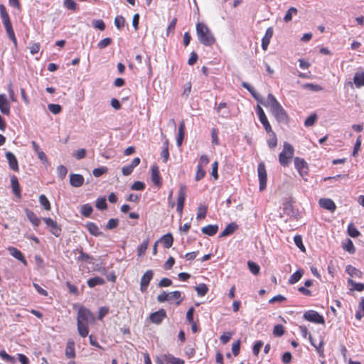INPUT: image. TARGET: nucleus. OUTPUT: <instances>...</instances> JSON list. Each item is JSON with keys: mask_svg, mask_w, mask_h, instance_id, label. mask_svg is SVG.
Masks as SVG:
<instances>
[{"mask_svg": "<svg viewBox=\"0 0 364 364\" xmlns=\"http://www.w3.org/2000/svg\"><path fill=\"white\" fill-rule=\"evenodd\" d=\"M363 316H364V299H362L358 305V309L355 313V318L358 320H360Z\"/></svg>", "mask_w": 364, "mask_h": 364, "instance_id": "49530a36", "label": "nucleus"}, {"mask_svg": "<svg viewBox=\"0 0 364 364\" xmlns=\"http://www.w3.org/2000/svg\"><path fill=\"white\" fill-rule=\"evenodd\" d=\"M270 112L278 122H282L284 124L289 123V115L280 104L276 106Z\"/></svg>", "mask_w": 364, "mask_h": 364, "instance_id": "423d86ee", "label": "nucleus"}, {"mask_svg": "<svg viewBox=\"0 0 364 364\" xmlns=\"http://www.w3.org/2000/svg\"><path fill=\"white\" fill-rule=\"evenodd\" d=\"M87 228L90 233L94 236H99L102 234V232L100 231L99 228L97 225H95L94 223H88L87 224Z\"/></svg>", "mask_w": 364, "mask_h": 364, "instance_id": "4c0bfd02", "label": "nucleus"}, {"mask_svg": "<svg viewBox=\"0 0 364 364\" xmlns=\"http://www.w3.org/2000/svg\"><path fill=\"white\" fill-rule=\"evenodd\" d=\"M92 210L93 209L90 204H84L81 207V214L86 218L90 216Z\"/></svg>", "mask_w": 364, "mask_h": 364, "instance_id": "c03bdc74", "label": "nucleus"}, {"mask_svg": "<svg viewBox=\"0 0 364 364\" xmlns=\"http://www.w3.org/2000/svg\"><path fill=\"white\" fill-rule=\"evenodd\" d=\"M26 216L29 221L35 226L38 227L41 223V220L37 217L34 212L26 208L25 210Z\"/></svg>", "mask_w": 364, "mask_h": 364, "instance_id": "cd10ccee", "label": "nucleus"}, {"mask_svg": "<svg viewBox=\"0 0 364 364\" xmlns=\"http://www.w3.org/2000/svg\"><path fill=\"white\" fill-rule=\"evenodd\" d=\"M348 233L352 237H356L360 235L359 231L357 230L353 224H350L348 227Z\"/></svg>", "mask_w": 364, "mask_h": 364, "instance_id": "603ef678", "label": "nucleus"}, {"mask_svg": "<svg viewBox=\"0 0 364 364\" xmlns=\"http://www.w3.org/2000/svg\"><path fill=\"white\" fill-rule=\"evenodd\" d=\"M264 343L262 341H257L252 348V353L255 355L257 356L259 353V351L263 346Z\"/></svg>", "mask_w": 364, "mask_h": 364, "instance_id": "e2e57ef3", "label": "nucleus"}, {"mask_svg": "<svg viewBox=\"0 0 364 364\" xmlns=\"http://www.w3.org/2000/svg\"><path fill=\"white\" fill-rule=\"evenodd\" d=\"M169 301L176 300V306L181 304V303L183 300V297L182 296V293L180 291H174L168 293Z\"/></svg>", "mask_w": 364, "mask_h": 364, "instance_id": "2f4dec72", "label": "nucleus"}, {"mask_svg": "<svg viewBox=\"0 0 364 364\" xmlns=\"http://www.w3.org/2000/svg\"><path fill=\"white\" fill-rule=\"evenodd\" d=\"M256 112L258 115L259 119L260 122L262 123V124L263 125L265 131L267 133L272 132V126H271L270 123L269 122V120H268L263 109L262 108V107L259 105H258L257 106Z\"/></svg>", "mask_w": 364, "mask_h": 364, "instance_id": "f8f14e48", "label": "nucleus"}, {"mask_svg": "<svg viewBox=\"0 0 364 364\" xmlns=\"http://www.w3.org/2000/svg\"><path fill=\"white\" fill-rule=\"evenodd\" d=\"M84 177L80 174L71 173L70 175V183L73 187H80L84 183Z\"/></svg>", "mask_w": 364, "mask_h": 364, "instance_id": "412c9836", "label": "nucleus"}, {"mask_svg": "<svg viewBox=\"0 0 364 364\" xmlns=\"http://www.w3.org/2000/svg\"><path fill=\"white\" fill-rule=\"evenodd\" d=\"M205 176V171L204 170V167L200 166H197L196 173L195 176V180L196 181H199L203 179Z\"/></svg>", "mask_w": 364, "mask_h": 364, "instance_id": "8fccbe9b", "label": "nucleus"}, {"mask_svg": "<svg viewBox=\"0 0 364 364\" xmlns=\"http://www.w3.org/2000/svg\"><path fill=\"white\" fill-rule=\"evenodd\" d=\"M107 207L105 198H100L96 201V208L99 210H105Z\"/></svg>", "mask_w": 364, "mask_h": 364, "instance_id": "0e129e2a", "label": "nucleus"}, {"mask_svg": "<svg viewBox=\"0 0 364 364\" xmlns=\"http://www.w3.org/2000/svg\"><path fill=\"white\" fill-rule=\"evenodd\" d=\"M196 33L200 43L205 46H212L215 43V38L210 28L203 23L196 24Z\"/></svg>", "mask_w": 364, "mask_h": 364, "instance_id": "f03ea898", "label": "nucleus"}, {"mask_svg": "<svg viewBox=\"0 0 364 364\" xmlns=\"http://www.w3.org/2000/svg\"><path fill=\"white\" fill-rule=\"evenodd\" d=\"M185 128H186L185 122L183 120H182L180 122L179 126H178V136H177V139H176V143L178 146H181V144L183 143V141L184 139V134H185Z\"/></svg>", "mask_w": 364, "mask_h": 364, "instance_id": "a878e982", "label": "nucleus"}, {"mask_svg": "<svg viewBox=\"0 0 364 364\" xmlns=\"http://www.w3.org/2000/svg\"><path fill=\"white\" fill-rule=\"evenodd\" d=\"M274 31L272 27H269L266 30L265 34L262 39V48L266 50L270 43V40L273 36Z\"/></svg>", "mask_w": 364, "mask_h": 364, "instance_id": "aec40b11", "label": "nucleus"}, {"mask_svg": "<svg viewBox=\"0 0 364 364\" xmlns=\"http://www.w3.org/2000/svg\"><path fill=\"white\" fill-rule=\"evenodd\" d=\"M111 43L112 39L110 38H105L98 43L97 46L99 48L102 49L109 46Z\"/></svg>", "mask_w": 364, "mask_h": 364, "instance_id": "774afa93", "label": "nucleus"}, {"mask_svg": "<svg viewBox=\"0 0 364 364\" xmlns=\"http://www.w3.org/2000/svg\"><path fill=\"white\" fill-rule=\"evenodd\" d=\"M217 113L222 118H228L230 117V110L228 109L227 103L220 102L215 108Z\"/></svg>", "mask_w": 364, "mask_h": 364, "instance_id": "5701e85b", "label": "nucleus"}, {"mask_svg": "<svg viewBox=\"0 0 364 364\" xmlns=\"http://www.w3.org/2000/svg\"><path fill=\"white\" fill-rule=\"evenodd\" d=\"M284 327L282 324H277L274 327L273 334L276 336H282L284 334Z\"/></svg>", "mask_w": 364, "mask_h": 364, "instance_id": "5fc2aeb1", "label": "nucleus"}, {"mask_svg": "<svg viewBox=\"0 0 364 364\" xmlns=\"http://www.w3.org/2000/svg\"><path fill=\"white\" fill-rule=\"evenodd\" d=\"M73 253H75V254L78 253L79 254V256L76 258V260L77 262H87L91 259V257L88 254L85 253L83 252V250H82V247L77 248V249L74 250H73Z\"/></svg>", "mask_w": 364, "mask_h": 364, "instance_id": "c756f323", "label": "nucleus"}, {"mask_svg": "<svg viewBox=\"0 0 364 364\" xmlns=\"http://www.w3.org/2000/svg\"><path fill=\"white\" fill-rule=\"evenodd\" d=\"M294 242L295 243V245H296V247L302 252H305L306 251V248L303 244V240H302V236L300 235H296L294 236Z\"/></svg>", "mask_w": 364, "mask_h": 364, "instance_id": "37998d69", "label": "nucleus"}, {"mask_svg": "<svg viewBox=\"0 0 364 364\" xmlns=\"http://www.w3.org/2000/svg\"><path fill=\"white\" fill-rule=\"evenodd\" d=\"M125 19L122 16H117L114 18V25L118 29L124 26Z\"/></svg>", "mask_w": 364, "mask_h": 364, "instance_id": "864d4df0", "label": "nucleus"}, {"mask_svg": "<svg viewBox=\"0 0 364 364\" xmlns=\"http://www.w3.org/2000/svg\"><path fill=\"white\" fill-rule=\"evenodd\" d=\"M108 169L105 166L96 168L92 171V174L95 177H100L107 172Z\"/></svg>", "mask_w": 364, "mask_h": 364, "instance_id": "13d9d810", "label": "nucleus"}, {"mask_svg": "<svg viewBox=\"0 0 364 364\" xmlns=\"http://www.w3.org/2000/svg\"><path fill=\"white\" fill-rule=\"evenodd\" d=\"M247 266L250 269V271L255 275H257L259 273L260 267L259 266L252 261H249L247 262Z\"/></svg>", "mask_w": 364, "mask_h": 364, "instance_id": "a18cd8bd", "label": "nucleus"}, {"mask_svg": "<svg viewBox=\"0 0 364 364\" xmlns=\"http://www.w3.org/2000/svg\"><path fill=\"white\" fill-rule=\"evenodd\" d=\"M297 9L295 8V7H291L288 9V11H287L284 17V21L285 22H289L291 21L292 19V16L293 15H296L297 14Z\"/></svg>", "mask_w": 364, "mask_h": 364, "instance_id": "79ce46f5", "label": "nucleus"}, {"mask_svg": "<svg viewBox=\"0 0 364 364\" xmlns=\"http://www.w3.org/2000/svg\"><path fill=\"white\" fill-rule=\"evenodd\" d=\"M177 23V18L175 17L172 19L171 23H169L167 30H166V36H169L170 33H173L176 28Z\"/></svg>", "mask_w": 364, "mask_h": 364, "instance_id": "338daca9", "label": "nucleus"}, {"mask_svg": "<svg viewBox=\"0 0 364 364\" xmlns=\"http://www.w3.org/2000/svg\"><path fill=\"white\" fill-rule=\"evenodd\" d=\"M320 206L331 212H334L336 209L335 203L330 198H321L318 201Z\"/></svg>", "mask_w": 364, "mask_h": 364, "instance_id": "dca6fc26", "label": "nucleus"}, {"mask_svg": "<svg viewBox=\"0 0 364 364\" xmlns=\"http://www.w3.org/2000/svg\"><path fill=\"white\" fill-rule=\"evenodd\" d=\"M303 318L315 323L324 324L325 320L322 315L314 310H308L304 313Z\"/></svg>", "mask_w": 364, "mask_h": 364, "instance_id": "6e6552de", "label": "nucleus"}, {"mask_svg": "<svg viewBox=\"0 0 364 364\" xmlns=\"http://www.w3.org/2000/svg\"><path fill=\"white\" fill-rule=\"evenodd\" d=\"M9 253L16 259L21 262L24 265L27 264V261L24 257V255L22 254V252L18 250L17 248L14 247H9L7 248Z\"/></svg>", "mask_w": 364, "mask_h": 364, "instance_id": "6ab92c4d", "label": "nucleus"}, {"mask_svg": "<svg viewBox=\"0 0 364 364\" xmlns=\"http://www.w3.org/2000/svg\"><path fill=\"white\" fill-rule=\"evenodd\" d=\"M105 280L100 277H95L90 278L87 281V285L89 287L92 288L97 285H102L105 284Z\"/></svg>", "mask_w": 364, "mask_h": 364, "instance_id": "c9c22d12", "label": "nucleus"}, {"mask_svg": "<svg viewBox=\"0 0 364 364\" xmlns=\"http://www.w3.org/2000/svg\"><path fill=\"white\" fill-rule=\"evenodd\" d=\"M304 87L307 88L313 92H318L323 90V87L317 84L306 83L304 85Z\"/></svg>", "mask_w": 364, "mask_h": 364, "instance_id": "052dcab7", "label": "nucleus"}, {"mask_svg": "<svg viewBox=\"0 0 364 364\" xmlns=\"http://www.w3.org/2000/svg\"><path fill=\"white\" fill-rule=\"evenodd\" d=\"M270 134H272L271 137L267 140V144L270 149H274L277 145V138L273 131Z\"/></svg>", "mask_w": 364, "mask_h": 364, "instance_id": "3c124183", "label": "nucleus"}, {"mask_svg": "<svg viewBox=\"0 0 364 364\" xmlns=\"http://www.w3.org/2000/svg\"><path fill=\"white\" fill-rule=\"evenodd\" d=\"M294 161L295 168L300 174V176L303 178L307 176L309 172V166L305 160L304 159L296 156L294 158Z\"/></svg>", "mask_w": 364, "mask_h": 364, "instance_id": "9d476101", "label": "nucleus"}, {"mask_svg": "<svg viewBox=\"0 0 364 364\" xmlns=\"http://www.w3.org/2000/svg\"><path fill=\"white\" fill-rule=\"evenodd\" d=\"M218 226L217 225H208L201 229V231L203 234L208 235L209 236L215 235L218 232Z\"/></svg>", "mask_w": 364, "mask_h": 364, "instance_id": "7c9ffc66", "label": "nucleus"}, {"mask_svg": "<svg viewBox=\"0 0 364 364\" xmlns=\"http://www.w3.org/2000/svg\"><path fill=\"white\" fill-rule=\"evenodd\" d=\"M343 248L344 250L348 252L350 254H353L355 252L354 245L350 239H348L347 242L345 244H343Z\"/></svg>", "mask_w": 364, "mask_h": 364, "instance_id": "de8ad7c7", "label": "nucleus"}, {"mask_svg": "<svg viewBox=\"0 0 364 364\" xmlns=\"http://www.w3.org/2000/svg\"><path fill=\"white\" fill-rule=\"evenodd\" d=\"M317 119V115L316 114H311L304 122V125L306 127H311L314 124Z\"/></svg>", "mask_w": 364, "mask_h": 364, "instance_id": "680f3d73", "label": "nucleus"}, {"mask_svg": "<svg viewBox=\"0 0 364 364\" xmlns=\"http://www.w3.org/2000/svg\"><path fill=\"white\" fill-rule=\"evenodd\" d=\"M6 158L8 161L9 167L14 171L18 172L19 171L18 163L15 155L11 152L6 153Z\"/></svg>", "mask_w": 364, "mask_h": 364, "instance_id": "f3484780", "label": "nucleus"}, {"mask_svg": "<svg viewBox=\"0 0 364 364\" xmlns=\"http://www.w3.org/2000/svg\"><path fill=\"white\" fill-rule=\"evenodd\" d=\"M0 111L6 116L10 115L11 113L10 102L4 94H0Z\"/></svg>", "mask_w": 364, "mask_h": 364, "instance_id": "2eb2a0df", "label": "nucleus"}, {"mask_svg": "<svg viewBox=\"0 0 364 364\" xmlns=\"http://www.w3.org/2000/svg\"><path fill=\"white\" fill-rule=\"evenodd\" d=\"M346 272L348 274L351 279H360L363 277V272L360 269L353 267L350 264H348L346 267Z\"/></svg>", "mask_w": 364, "mask_h": 364, "instance_id": "b1692460", "label": "nucleus"}, {"mask_svg": "<svg viewBox=\"0 0 364 364\" xmlns=\"http://www.w3.org/2000/svg\"><path fill=\"white\" fill-rule=\"evenodd\" d=\"M0 16L9 38L12 41L15 46H16L17 39L15 36V33L12 26L11 21L10 20L9 15L4 4H0Z\"/></svg>", "mask_w": 364, "mask_h": 364, "instance_id": "20e7f679", "label": "nucleus"}, {"mask_svg": "<svg viewBox=\"0 0 364 364\" xmlns=\"http://www.w3.org/2000/svg\"><path fill=\"white\" fill-rule=\"evenodd\" d=\"M242 86L247 89L252 96L259 103L263 105L266 107H269L270 111L273 109L276 106L279 105L280 103L277 101L275 97L269 93L267 95V97L264 102L262 101V99L259 97V95L256 92L255 90L253 87H252L250 84L246 82H242Z\"/></svg>", "mask_w": 364, "mask_h": 364, "instance_id": "7ed1b4c3", "label": "nucleus"}, {"mask_svg": "<svg viewBox=\"0 0 364 364\" xmlns=\"http://www.w3.org/2000/svg\"><path fill=\"white\" fill-rule=\"evenodd\" d=\"M39 202L46 210H50L51 205L47 197L42 194L39 196Z\"/></svg>", "mask_w": 364, "mask_h": 364, "instance_id": "a19ab883", "label": "nucleus"}, {"mask_svg": "<svg viewBox=\"0 0 364 364\" xmlns=\"http://www.w3.org/2000/svg\"><path fill=\"white\" fill-rule=\"evenodd\" d=\"M195 289L199 296H204L208 291V286L203 283L196 286Z\"/></svg>", "mask_w": 364, "mask_h": 364, "instance_id": "ea45409f", "label": "nucleus"}, {"mask_svg": "<svg viewBox=\"0 0 364 364\" xmlns=\"http://www.w3.org/2000/svg\"><path fill=\"white\" fill-rule=\"evenodd\" d=\"M257 173L259 183V191H262L266 189L267 181V170L263 162H261L258 164Z\"/></svg>", "mask_w": 364, "mask_h": 364, "instance_id": "0eeeda50", "label": "nucleus"}, {"mask_svg": "<svg viewBox=\"0 0 364 364\" xmlns=\"http://www.w3.org/2000/svg\"><path fill=\"white\" fill-rule=\"evenodd\" d=\"M303 274H304V270L302 269H299L296 270L294 273H293L290 276L288 283L289 284H294L295 283H296L301 279Z\"/></svg>", "mask_w": 364, "mask_h": 364, "instance_id": "72a5a7b5", "label": "nucleus"}, {"mask_svg": "<svg viewBox=\"0 0 364 364\" xmlns=\"http://www.w3.org/2000/svg\"><path fill=\"white\" fill-rule=\"evenodd\" d=\"M149 243V238L144 240L142 243L137 248V255L139 257L142 256L146 252Z\"/></svg>", "mask_w": 364, "mask_h": 364, "instance_id": "58836bf2", "label": "nucleus"}, {"mask_svg": "<svg viewBox=\"0 0 364 364\" xmlns=\"http://www.w3.org/2000/svg\"><path fill=\"white\" fill-rule=\"evenodd\" d=\"M218 133H219L218 130L216 128H212L211 139H212V144L214 145L219 144Z\"/></svg>", "mask_w": 364, "mask_h": 364, "instance_id": "bf43d9fd", "label": "nucleus"}, {"mask_svg": "<svg viewBox=\"0 0 364 364\" xmlns=\"http://www.w3.org/2000/svg\"><path fill=\"white\" fill-rule=\"evenodd\" d=\"M65 355L68 358H75V342L72 339H69L67 342Z\"/></svg>", "mask_w": 364, "mask_h": 364, "instance_id": "393cba45", "label": "nucleus"}, {"mask_svg": "<svg viewBox=\"0 0 364 364\" xmlns=\"http://www.w3.org/2000/svg\"><path fill=\"white\" fill-rule=\"evenodd\" d=\"M186 198V186L181 185L177 197L176 210L180 215H182Z\"/></svg>", "mask_w": 364, "mask_h": 364, "instance_id": "1a4fd4ad", "label": "nucleus"}, {"mask_svg": "<svg viewBox=\"0 0 364 364\" xmlns=\"http://www.w3.org/2000/svg\"><path fill=\"white\" fill-rule=\"evenodd\" d=\"M166 317V312L164 309H161L157 311L151 313L149 315L150 321L155 324H160Z\"/></svg>", "mask_w": 364, "mask_h": 364, "instance_id": "4468645a", "label": "nucleus"}, {"mask_svg": "<svg viewBox=\"0 0 364 364\" xmlns=\"http://www.w3.org/2000/svg\"><path fill=\"white\" fill-rule=\"evenodd\" d=\"M166 249L170 248L173 243V237L171 233L163 235L159 240Z\"/></svg>", "mask_w": 364, "mask_h": 364, "instance_id": "c85d7f7f", "label": "nucleus"}, {"mask_svg": "<svg viewBox=\"0 0 364 364\" xmlns=\"http://www.w3.org/2000/svg\"><path fill=\"white\" fill-rule=\"evenodd\" d=\"M348 284L350 286V291H364V284L363 283H358L353 281L351 278L348 279Z\"/></svg>", "mask_w": 364, "mask_h": 364, "instance_id": "473e14b6", "label": "nucleus"}, {"mask_svg": "<svg viewBox=\"0 0 364 364\" xmlns=\"http://www.w3.org/2000/svg\"><path fill=\"white\" fill-rule=\"evenodd\" d=\"M237 225L235 224V223H231L228 224L220 233V237H225L232 234L237 229Z\"/></svg>", "mask_w": 364, "mask_h": 364, "instance_id": "f704fd0d", "label": "nucleus"}, {"mask_svg": "<svg viewBox=\"0 0 364 364\" xmlns=\"http://www.w3.org/2000/svg\"><path fill=\"white\" fill-rule=\"evenodd\" d=\"M232 336V333L231 332H225L223 333L220 337V340L223 344H226L228 343Z\"/></svg>", "mask_w": 364, "mask_h": 364, "instance_id": "69168bd1", "label": "nucleus"}, {"mask_svg": "<svg viewBox=\"0 0 364 364\" xmlns=\"http://www.w3.org/2000/svg\"><path fill=\"white\" fill-rule=\"evenodd\" d=\"M43 220L50 228V232L55 237H60L62 232L61 226L50 218H43Z\"/></svg>", "mask_w": 364, "mask_h": 364, "instance_id": "9b49d317", "label": "nucleus"}, {"mask_svg": "<svg viewBox=\"0 0 364 364\" xmlns=\"http://www.w3.org/2000/svg\"><path fill=\"white\" fill-rule=\"evenodd\" d=\"M48 107L49 111L54 114H58L62 111V107L58 104H50Z\"/></svg>", "mask_w": 364, "mask_h": 364, "instance_id": "6e6d98bb", "label": "nucleus"}, {"mask_svg": "<svg viewBox=\"0 0 364 364\" xmlns=\"http://www.w3.org/2000/svg\"><path fill=\"white\" fill-rule=\"evenodd\" d=\"M67 173H68V169L65 166L60 165L57 168L58 176L61 180L63 179L66 176Z\"/></svg>", "mask_w": 364, "mask_h": 364, "instance_id": "4d7b16f0", "label": "nucleus"}, {"mask_svg": "<svg viewBox=\"0 0 364 364\" xmlns=\"http://www.w3.org/2000/svg\"><path fill=\"white\" fill-rule=\"evenodd\" d=\"M154 276V272L151 269L146 271L143 274L140 281V290L141 292H145L147 290L149 284Z\"/></svg>", "mask_w": 364, "mask_h": 364, "instance_id": "ddd939ff", "label": "nucleus"}, {"mask_svg": "<svg viewBox=\"0 0 364 364\" xmlns=\"http://www.w3.org/2000/svg\"><path fill=\"white\" fill-rule=\"evenodd\" d=\"M94 314L83 306H80L77 311V327L80 336L85 338L89 334V324L95 323Z\"/></svg>", "mask_w": 364, "mask_h": 364, "instance_id": "f257e3e1", "label": "nucleus"}, {"mask_svg": "<svg viewBox=\"0 0 364 364\" xmlns=\"http://www.w3.org/2000/svg\"><path fill=\"white\" fill-rule=\"evenodd\" d=\"M208 212V206L204 204H200L198 207L197 220H200L206 217Z\"/></svg>", "mask_w": 364, "mask_h": 364, "instance_id": "e433bc0d", "label": "nucleus"}, {"mask_svg": "<svg viewBox=\"0 0 364 364\" xmlns=\"http://www.w3.org/2000/svg\"><path fill=\"white\" fill-rule=\"evenodd\" d=\"M151 181L157 186H161V177L160 176L159 169L157 166L151 167Z\"/></svg>", "mask_w": 364, "mask_h": 364, "instance_id": "4be33fe9", "label": "nucleus"}, {"mask_svg": "<svg viewBox=\"0 0 364 364\" xmlns=\"http://www.w3.org/2000/svg\"><path fill=\"white\" fill-rule=\"evenodd\" d=\"M353 82L358 88L364 86V71L360 70L355 73Z\"/></svg>", "mask_w": 364, "mask_h": 364, "instance_id": "bb28decb", "label": "nucleus"}, {"mask_svg": "<svg viewBox=\"0 0 364 364\" xmlns=\"http://www.w3.org/2000/svg\"><path fill=\"white\" fill-rule=\"evenodd\" d=\"M0 357L6 361L11 363V364L16 363V360L14 356L9 355L5 350H0Z\"/></svg>", "mask_w": 364, "mask_h": 364, "instance_id": "09e8293b", "label": "nucleus"}, {"mask_svg": "<svg viewBox=\"0 0 364 364\" xmlns=\"http://www.w3.org/2000/svg\"><path fill=\"white\" fill-rule=\"evenodd\" d=\"M294 154V149L291 144L285 141L283 149L279 154V162L283 167H287Z\"/></svg>", "mask_w": 364, "mask_h": 364, "instance_id": "39448f33", "label": "nucleus"}, {"mask_svg": "<svg viewBox=\"0 0 364 364\" xmlns=\"http://www.w3.org/2000/svg\"><path fill=\"white\" fill-rule=\"evenodd\" d=\"M11 185L12 188V191L14 194L18 198H21V190L20 187V184L18 183V180L16 176H12L11 177Z\"/></svg>", "mask_w": 364, "mask_h": 364, "instance_id": "a211bd4d", "label": "nucleus"}]
</instances>
